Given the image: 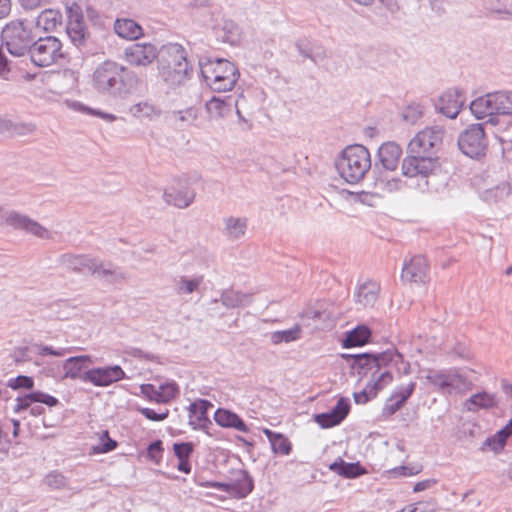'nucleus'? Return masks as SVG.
I'll list each match as a JSON object with an SVG mask.
<instances>
[{
	"mask_svg": "<svg viewBox=\"0 0 512 512\" xmlns=\"http://www.w3.org/2000/svg\"><path fill=\"white\" fill-rule=\"evenodd\" d=\"M95 264V273H92V276L102 279L109 284H116L128 279L127 272L111 262H105L96 258Z\"/></svg>",
	"mask_w": 512,
	"mask_h": 512,
	"instance_id": "412c9836",
	"label": "nucleus"
},
{
	"mask_svg": "<svg viewBox=\"0 0 512 512\" xmlns=\"http://www.w3.org/2000/svg\"><path fill=\"white\" fill-rule=\"evenodd\" d=\"M140 391L143 396H145L150 401H155L157 403H161L160 399V388H156L152 384H142L140 386Z\"/></svg>",
	"mask_w": 512,
	"mask_h": 512,
	"instance_id": "5fc2aeb1",
	"label": "nucleus"
},
{
	"mask_svg": "<svg viewBox=\"0 0 512 512\" xmlns=\"http://www.w3.org/2000/svg\"><path fill=\"white\" fill-rule=\"evenodd\" d=\"M44 483L51 489L62 490L69 488V480L61 472L54 470L49 472L45 478Z\"/></svg>",
	"mask_w": 512,
	"mask_h": 512,
	"instance_id": "37998d69",
	"label": "nucleus"
},
{
	"mask_svg": "<svg viewBox=\"0 0 512 512\" xmlns=\"http://www.w3.org/2000/svg\"><path fill=\"white\" fill-rule=\"evenodd\" d=\"M194 446L191 442L174 443L173 451L178 460L189 459Z\"/></svg>",
	"mask_w": 512,
	"mask_h": 512,
	"instance_id": "8fccbe9b",
	"label": "nucleus"
},
{
	"mask_svg": "<svg viewBox=\"0 0 512 512\" xmlns=\"http://www.w3.org/2000/svg\"><path fill=\"white\" fill-rule=\"evenodd\" d=\"M264 433L270 441L274 453L281 455H288L290 453L291 443L286 437L280 433H276L268 429H265Z\"/></svg>",
	"mask_w": 512,
	"mask_h": 512,
	"instance_id": "4c0bfd02",
	"label": "nucleus"
},
{
	"mask_svg": "<svg viewBox=\"0 0 512 512\" xmlns=\"http://www.w3.org/2000/svg\"><path fill=\"white\" fill-rule=\"evenodd\" d=\"M37 26L45 31H53L62 23V14L58 10L45 9L37 18Z\"/></svg>",
	"mask_w": 512,
	"mask_h": 512,
	"instance_id": "f704fd0d",
	"label": "nucleus"
},
{
	"mask_svg": "<svg viewBox=\"0 0 512 512\" xmlns=\"http://www.w3.org/2000/svg\"><path fill=\"white\" fill-rule=\"evenodd\" d=\"M415 386L416 384L414 382H409L407 385H401L391 396L395 397V400L397 399L398 403L404 405L414 392Z\"/></svg>",
	"mask_w": 512,
	"mask_h": 512,
	"instance_id": "09e8293b",
	"label": "nucleus"
},
{
	"mask_svg": "<svg viewBox=\"0 0 512 512\" xmlns=\"http://www.w3.org/2000/svg\"><path fill=\"white\" fill-rule=\"evenodd\" d=\"M339 175L350 184L358 183L371 168L368 149L360 144L347 146L335 163Z\"/></svg>",
	"mask_w": 512,
	"mask_h": 512,
	"instance_id": "39448f33",
	"label": "nucleus"
},
{
	"mask_svg": "<svg viewBox=\"0 0 512 512\" xmlns=\"http://www.w3.org/2000/svg\"><path fill=\"white\" fill-rule=\"evenodd\" d=\"M199 65L206 85L214 92L231 91L240 77L237 66L226 59H207Z\"/></svg>",
	"mask_w": 512,
	"mask_h": 512,
	"instance_id": "20e7f679",
	"label": "nucleus"
},
{
	"mask_svg": "<svg viewBox=\"0 0 512 512\" xmlns=\"http://www.w3.org/2000/svg\"><path fill=\"white\" fill-rule=\"evenodd\" d=\"M248 220L245 217L228 216L223 219L222 234L229 240L242 238L247 230Z\"/></svg>",
	"mask_w": 512,
	"mask_h": 512,
	"instance_id": "393cba45",
	"label": "nucleus"
},
{
	"mask_svg": "<svg viewBox=\"0 0 512 512\" xmlns=\"http://www.w3.org/2000/svg\"><path fill=\"white\" fill-rule=\"evenodd\" d=\"M494 105L497 106V114L512 115V91L494 92Z\"/></svg>",
	"mask_w": 512,
	"mask_h": 512,
	"instance_id": "a19ab883",
	"label": "nucleus"
},
{
	"mask_svg": "<svg viewBox=\"0 0 512 512\" xmlns=\"http://www.w3.org/2000/svg\"><path fill=\"white\" fill-rule=\"evenodd\" d=\"M161 403H167L174 398L178 393V388L175 383H165L159 386Z\"/></svg>",
	"mask_w": 512,
	"mask_h": 512,
	"instance_id": "603ef678",
	"label": "nucleus"
},
{
	"mask_svg": "<svg viewBox=\"0 0 512 512\" xmlns=\"http://www.w3.org/2000/svg\"><path fill=\"white\" fill-rule=\"evenodd\" d=\"M217 37L224 43L235 44L240 35L239 26L232 20H224L222 25L216 28Z\"/></svg>",
	"mask_w": 512,
	"mask_h": 512,
	"instance_id": "c9c22d12",
	"label": "nucleus"
},
{
	"mask_svg": "<svg viewBox=\"0 0 512 512\" xmlns=\"http://www.w3.org/2000/svg\"><path fill=\"white\" fill-rule=\"evenodd\" d=\"M377 155L384 169L394 171L398 167L402 149L395 142H386L379 147Z\"/></svg>",
	"mask_w": 512,
	"mask_h": 512,
	"instance_id": "5701e85b",
	"label": "nucleus"
},
{
	"mask_svg": "<svg viewBox=\"0 0 512 512\" xmlns=\"http://www.w3.org/2000/svg\"><path fill=\"white\" fill-rule=\"evenodd\" d=\"M460 151L472 159H481L488 150L485 124H471L460 133L457 141Z\"/></svg>",
	"mask_w": 512,
	"mask_h": 512,
	"instance_id": "6e6552de",
	"label": "nucleus"
},
{
	"mask_svg": "<svg viewBox=\"0 0 512 512\" xmlns=\"http://www.w3.org/2000/svg\"><path fill=\"white\" fill-rule=\"evenodd\" d=\"M220 300L226 308L234 309L248 303L249 296L239 291L227 289L222 292Z\"/></svg>",
	"mask_w": 512,
	"mask_h": 512,
	"instance_id": "58836bf2",
	"label": "nucleus"
},
{
	"mask_svg": "<svg viewBox=\"0 0 512 512\" xmlns=\"http://www.w3.org/2000/svg\"><path fill=\"white\" fill-rule=\"evenodd\" d=\"M165 202L178 208L188 207L195 198V192L187 185L171 186L163 194Z\"/></svg>",
	"mask_w": 512,
	"mask_h": 512,
	"instance_id": "6ab92c4d",
	"label": "nucleus"
},
{
	"mask_svg": "<svg viewBox=\"0 0 512 512\" xmlns=\"http://www.w3.org/2000/svg\"><path fill=\"white\" fill-rule=\"evenodd\" d=\"M419 134L423 137V140L428 142V150H437L439 152L446 133L442 126L434 125L419 131Z\"/></svg>",
	"mask_w": 512,
	"mask_h": 512,
	"instance_id": "2f4dec72",
	"label": "nucleus"
},
{
	"mask_svg": "<svg viewBox=\"0 0 512 512\" xmlns=\"http://www.w3.org/2000/svg\"><path fill=\"white\" fill-rule=\"evenodd\" d=\"M425 379L442 394L463 393L468 389L466 378L455 370H429Z\"/></svg>",
	"mask_w": 512,
	"mask_h": 512,
	"instance_id": "9d476101",
	"label": "nucleus"
},
{
	"mask_svg": "<svg viewBox=\"0 0 512 512\" xmlns=\"http://www.w3.org/2000/svg\"><path fill=\"white\" fill-rule=\"evenodd\" d=\"M208 485L227 492L239 499L245 498L252 492L254 487L252 477L245 470L236 471L233 478L227 483L212 482Z\"/></svg>",
	"mask_w": 512,
	"mask_h": 512,
	"instance_id": "dca6fc26",
	"label": "nucleus"
},
{
	"mask_svg": "<svg viewBox=\"0 0 512 512\" xmlns=\"http://www.w3.org/2000/svg\"><path fill=\"white\" fill-rule=\"evenodd\" d=\"M29 56L34 65L49 67L64 58L62 43L54 36L40 37L34 40Z\"/></svg>",
	"mask_w": 512,
	"mask_h": 512,
	"instance_id": "1a4fd4ad",
	"label": "nucleus"
},
{
	"mask_svg": "<svg viewBox=\"0 0 512 512\" xmlns=\"http://www.w3.org/2000/svg\"><path fill=\"white\" fill-rule=\"evenodd\" d=\"M485 3L493 12L512 14V0H486Z\"/></svg>",
	"mask_w": 512,
	"mask_h": 512,
	"instance_id": "49530a36",
	"label": "nucleus"
},
{
	"mask_svg": "<svg viewBox=\"0 0 512 512\" xmlns=\"http://www.w3.org/2000/svg\"><path fill=\"white\" fill-rule=\"evenodd\" d=\"M301 326L296 324L287 330L275 331L270 334V341L274 345L281 343H290L298 340L301 336Z\"/></svg>",
	"mask_w": 512,
	"mask_h": 512,
	"instance_id": "ea45409f",
	"label": "nucleus"
},
{
	"mask_svg": "<svg viewBox=\"0 0 512 512\" xmlns=\"http://www.w3.org/2000/svg\"><path fill=\"white\" fill-rule=\"evenodd\" d=\"M165 52L169 56V59L160 62L159 73L162 80L168 86L175 88L183 84L189 78L192 69L181 45L170 44L165 47Z\"/></svg>",
	"mask_w": 512,
	"mask_h": 512,
	"instance_id": "423d86ee",
	"label": "nucleus"
},
{
	"mask_svg": "<svg viewBox=\"0 0 512 512\" xmlns=\"http://www.w3.org/2000/svg\"><path fill=\"white\" fill-rule=\"evenodd\" d=\"M140 413L144 415L147 419L151 421H162L166 419L169 415V410L166 409L163 412L157 413L153 409L150 408H141L139 409Z\"/></svg>",
	"mask_w": 512,
	"mask_h": 512,
	"instance_id": "052dcab7",
	"label": "nucleus"
},
{
	"mask_svg": "<svg viewBox=\"0 0 512 512\" xmlns=\"http://www.w3.org/2000/svg\"><path fill=\"white\" fill-rule=\"evenodd\" d=\"M380 292V284L374 280L368 279L360 284L356 290V302L364 307H373Z\"/></svg>",
	"mask_w": 512,
	"mask_h": 512,
	"instance_id": "b1692460",
	"label": "nucleus"
},
{
	"mask_svg": "<svg viewBox=\"0 0 512 512\" xmlns=\"http://www.w3.org/2000/svg\"><path fill=\"white\" fill-rule=\"evenodd\" d=\"M66 33L71 42L79 49L86 46L89 33L86 29L84 17L79 7L67 8Z\"/></svg>",
	"mask_w": 512,
	"mask_h": 512,
	"instance_id": "2eb2a0df",
	"label": "nucleus"
},
{
	"mask_svg": "<svg viewBox=\"0 0 512 512\" xmlns=\"http://www.w3.org/2000/svg\"><path fill=\"white\" fill-rule=\"evenodd\" d=\"M385 8L389 16L394 17L400 11V5L397 0H378Z\"/></svg>",
	"mask_w": 512,
	"mask_h": 512,
	"instance_id": "69168bd1",
	"label": "nucleus"
},
{
	"mask_svg": "<svg viewBox=\"0 0 512 512\" xmlns=\"http://www.w3.org/2000/svg\"><path fill=\"white\" fill-rule=\"evenodd\" d=\"M350 411V402L346 398H340L336 405L330 410L339 424L346 418Z\"/></svg>",
	"mask_w": 512,
	"mask_h": 512,
	"instance_id": "a18cd8bd",
	"label": "nucleus"
},
{
	"mask_svg": "<svg viewBox=\"0 0 512 512\" xmlns=\"http://www.w3.org/2000/svg\"><path fill=\"white\" fill-rule=\"evenodd\" d=\"M437 150H428V142L419 132L410 140L407 155L402 161V174L406 177H419L418 187L424 191L428 188V176L439 165Z\"/></svg>",
	"mask_w": 512,
	"mask_h": 512,
	"instance_id": "7ed1b4c3",
	"label": "nucleus"
},
{
	"mask_svg": "<svg viewBox=\"0 0 512 512\" xmlns=\"http://www.w3.org/2000/svg\"><path fill=\"white\" fill-rule=\"evenodd\" d=\"M122 66V64L113 60H106L98 64L92 75L93 87L99 93L108 96Z\"/></svg>",
	"mask_w": 512,
	"mask_h": 512,
	"instance_id": "f8f14e48",
	"label": "nucleus"
},
{
	"mask_svg": "<svg viewBox=\"0 0 512 512\" xmlns=\"http://www.w3.org/2000/svg\"><path fill=\"white\" fill-rule=\"evenodd\" d=\"M101 443L98 446H93L94 453H107L113 451L118 443L116 440L109 437L108 431H103L100 437Z\"/></svg>",
	"mask_w": 512,
	"mask_h": 512,
	"instance_id": "de8ad7c7",
	"label": "nucleus"
},
{
	"mask_svg": "<svg viewBox=\"0 0 512 512\" xmlns=\"http://www.w3.org/2000/svg\"><path fill=\"white\" fill-rule=\"evenodd\" d=\"M371 336V331L367 326L360 325L347 333L343 340L345 348L362 346L366 344Z\"/></svg>",
	"mask_w": 512,
	"mask_h": 512,
	"instance_id": "72a5a7b5",
	"label": "nucleus"
},
{
	"mask_svg": "<svg viewBox=\"0 0 512 512\" xmlns=\"http://www.w3.org/2000/svg\"><path fill=\"white\" fill-rule=\"evenodd\" d=\"M130 114L139 120L152 121L162 115L161 108L149 101H140L129 108Z\"/></svg>",
	"mask_w": 512,
	"mask_h": 512,
	"instance_id": "c756f323",
	"label": "nucleus"
},
{
	"mask_svg": "<svg viewBox=\"0 0 512 512\" xmlns=\"http://www.w3.org/2000/svg\"><path fill=\"white\" fill-rule=\"evenodd\" d=\"M296 48L299 54L302 55L304 58H308L313 63H317L316 57L313 55L311 49L303 47V45L300 42L296 43Z\"/></svg>",
	"mask_w": 512,
	"mask_h": 512,
	"instance_id": "774afa93",
	"label": "nucleus"
},
{
	"mask_svg": "<svg viewBox=\"0 0 512 512\" xmlns=\"http://www.w3.org/2000/svg\"><path fill=\"white\" fill-rule=\"evenodd\" d=\"M315 422L319 424L322 428H331L339 424L337 419L331 414L330 411L325 413L316 414L314 416Z\"/></svg>",
	"mask_w": 512,
	"mask_h": 512,
	"instance_id": "864d4df0",
	"label": "nucleus"
},
{
	"mask_svg": "<svg viewBox=\"0 0 512 512\" xmlns=\"http://www.w3.org/2000/svg\"><path fill=\"white\" fill-rule=\"evenodd\" d=\"M15 412H20L22 410H26L31 407L33 403H36L35 392L24 395L23 397H18L16 399Z\"/></svg>",
	"mask_w": 512,
	"mask_h": 512,
	"instance_id": "6e6d98bb",
	"label": "nucleus"
},
{
	"mask_svg": "<svg viewBox=\"0 0 512 512\" xmlns=\"http://www.w3.org/2000/svg\"><path fill=\"white\" fill-rule=\"evenodd\" d=\"M172 117L176 122H180L181 126L192 125L199 117V108L190 106L183 110L173 111Z\"/></svg>",
	"mask_w": 512,
	"mask_h": 512,
	"instance_id": "79ce46f5",
	"label": "nucleus"
},
{
	"mask_svg": "<svg viewBox=\"0 0 512 512\" xmlns=\"http://www.w3.org/2000/svg\"><path fill=\"white\" fill-rule=\"evenodd\" d=\"M329 468L345 478H356L366 472L359 462L346 463L341 458L330 464Z\"/></svg>",
	"mask_w": 512,
	"mask_h": 512,
	"instance_id": "473e14b6",
	"label": "nucleus"
},
{
	"mask_svg": "<svg viewBox=\"0 0 512 512\" xmlns=\"http://www.w3.org/2000/svg\"><path fill=\"white\" fill-rule=\"evenodd\" d=\"M212 404L208 400L200 399L190 404L189 406V424L193 429H201L210 434L208 427L212 425L211 420L208 418V410Z\"/></svg>",
	"mask_w": 512,
	"mask_h": 512,
	"instance_id": "a211bd4d",
	"label": "nucleus"
},
{
	"mask_svg": "<svg viewBox=\"0 0 512 512\" xmlns=\"http://www.w3.org/2000/svg\"><path fill=\"white\" fill-rule=\"evenodd\" d=\"M400 357L395 358L394 360L389 361L385 365L382 366V371L387 370L386 367L389 365H394L397 367L399 371H402L404 374H408L410 372V364L408 362H404L402 355L396 350L393 349Z\"/></svg>",
	"mask_w": 512,
	"mask_h": 512,
	"instance_id": "bf43d9fd",
	"label": "nucleus"
},
{
	"mask_svg": "<svg viewBox=\"0 0 512 512\" xmlns=\"http://www.w3.org/2000/svg\"><path fill=\"white\" fill-rule=\"evenodd\" d=\"M232 109V97L225 98L213 96L205 103V110L209 119L218 120L226 117Z\"/></svg>",
	"mask_w": 512,
	"mask_h": 512,
	"instance_id": "a878e982",
	"label": "nucleus"
},
{
	"mask_svg": "<svg viewBox=\"0 0 512 512\" xmlns=\"http://www.w3.org/2000/svg\"><path fill=\"white\" fill-rule=\"evenodd\" d=\"M512 194V188L507 183H502L493 189L486 191V199H494L495 202L503 201Z\"/></svg>",
	"mask_w": 512,
	"mask_h": 512,
	"instance_id": "c03bdc74",
	"label": "nucleus"
},
{
	"mask_svg": "<svg viewBox=\"0 0 512 512\" xmlns=\"http://www.w3.org/2000/svg\"><path fill=\"white\" fill-rule=\"evenodd\" d=\"M428 262L424 256H415L402 269L401 277L410 282H423L428 272Z\"/></svg>",
	"mask_w": 512,
	"mask_h": 512,
	"instance_id": "4be33fe9",
	"label": "nucleus"
},
{
	"mask_svg": "<svg viewBox=\"0 0 512 512\" xmlns=\"http://www.w3.org/2000/svg\"><path fill=\"white\" fill-rule=\"evenodd\" d=\"M141 85L140 76L123 65L108 96L114 100H127L139 90Z\"/></svg>",
	"mask_w": 512,
	"mask_h": 512,
	"instance_id": "9b49d317",
	"label": "nucleus"
},
{
	"mask_svg": "<svg viewBox=\"0 0 512 512\" xmlns=\"http://www.w3.org/2000/svg\"><path fill=\"white\" fill-rule=\"evenodd\" d=\"M92 364L94 361L89 355L70 357L63 362V378L78 379L96 387H106L127 377L119 365L90 368Z\"/></svg>",
	"mask_w": 512,
	"mask_h": 512,
	"instance_id": "f03ea898",
	"label": "nucleus"
},
{
	"mask_svg": "<svg viewBox=\"0 0 512 512\" xmlns=\"http://www.w3.org/2000/svg\"><path fill=\"white\" fill-rule=\"evenodd\" d=\"M115 33L127 40H136L143 35L142 27L132 19H116L114 23Z\"/></svg>",
	"mask_w": 512,
	"mask_h": 512,
	"instance_id": "c85d7f7f",
	"label": "nucleus"
},
{
	"mask_svg": "<svg viewBox=\"0 0 512 512\" xmlns=\"http://www.w3.org/2000/svg\"><path fill=\"white\" fill-rule=\"evenodd\" d=\"M157 48L151 43H134L123 51L124 61L132 67H146L157 58Z\"/></svg>",
	"mask_w": 512,
	"mask_h": 512,
	"instance_id": "4468645a",
	"label": "nucleus"
},
{
	"mask_svg": "<svg viewBox=\"0 0 512 512\" xmlns=\"http://www.w3.org/2000/svg\"><path fill=\"white\" fill-rule=\"evenodd\" d=\"M96 258L89 255L63 254L59 257V263L68 270L81 274L95 273Z\"/></svg>",
	"mask_w": 512,
	"mask_h": 512,
	"instance_id": "f3484780",
	"label": "nucleus"
},
{
	"mask_svg": "<svg viewBox=\"0 0 512 512\" xmlns=\"http://www.w3.org/2000/svg\"><path fill=\"white\" fill-rule=\"evenodd\" d=\"M402 406L403 405L401 403H398L397 399L395 400V397L391 396L386 401V403L382 409V416L388 418V417L394 415L398 410H400L402 408Z\"/></svg>",
	"mask_w": 512,
	"mask_h": 512,
	"instance_id": "13d9d810",
	"label": "nucleus"
},
{
	"mask_svg": "<svg viewBox=\"0 0 512 512\" xmlns=\"http://www.w3.org/2000/svg\"><path fill=\"white\" fill-rule=\"evenodd\" d=\"M1 38L7 51L17 57L29 54L35 40L32 30L21 20L7 23L2 29Z\"/></svg>",
	"mask_w": 512,
	"mask_h": 512,
	"instance_id": "0eeeda50",
	"label": "nucleus"
},
{
	"mask_svg": "<svg viewBox=\"0 0 512 512\" xmlns=\"http://www.w3.org/2000/svg\"><path fill=\"white\" fill-rule=\"evenodd\" d=\"M470 110L477 119H484L489 114L497 113V106L494 105V92L473 100Z\"/></svg>",
	"mask_w": 512,
	"mask_h": 512,
	"instance_id": "cd10ccee",
	"label": "nucleus"
},
{
	"mask_svg": "<svg viewBox=\"0 0 512 512\" xmlns=\"http://www.w3.org/2000/svg\"><path fill=\"white\" fill-rule=\"evenodd\" d=\"M499 444L497 442V440L495 439L494 436L492 437H488L486 438V440L482 443V446H481V450L482 451H487V450H492L494 451L495 453H498L499 451H501L503 448L502 447H498Z\"/></svg>",
	"mask_w": 512,
	"mask_h": 512,
	"instance_id": "338daca9",
	"label": "nucleus"
},
{
	"mask_svg": "<svg viewBox=\"0 0 512 512\" xmlns=\"http://www.w3.org/2000/svg\"><path fill=\"white\" fill-rule=\"evenodd\" d=\"M35 129L36 127L32 123H13L12 131L9 133L23 136L33 133Z\"/></svg>",
	"mask_w": 512,
	"mask_h": 512,
	"instance_id": "680f3d73",
	"label": "nucleus"
},
{
	"mask_svg": "<svg viewBox=\"0 0 512 512\" xmlns=\"http://www.w3.org/2000/svg\"><path fill=\"white\" fill-rule=\"evenodd\" d=\"M203 283V276L198 275L193 278L180 276L175 281V291L178 295H188L196 292Z\"/></svg>",
	"mask_w": 512,
	"mask_h": 512,
	"instance_id": "e433bc0d",
	"label": "nucleus"
},
{
	"mask_svg": "<svg viewBox=\"0 0 512 512\" xmlns=\"http://www.w3.org/2000/svg\"><path fill=\"white\" fill-rule=\"evenodd\" d=\"M215 422L224 428H234L238 431L247 433L249 431L245 422L234 412L219 408L214 413Z\"/></svg>",
	"mask_w": 512,
	"mask_h": 512,
	"instance_id": "bb28decb",
	"label": "nucleus"
},
{
	"mask_svg": "<svg viewBox=\"0 0 512 512\" xmlns=\"http://www.w3.org/2000/svg\"><path fill=\"white\" fill-rule=\"evenodd\" d=\"M35 347L38 349V354L40 356H55L62 357L71 352V348H59L54 349L51 346L43 345V344H35Z\"/></svg>",
	"mask_w": 512,
	"mask_h": 512,
	"instance_id": "3c124183",
	"label": "nucleus"
},
{
	"mask_svg": "<svg viewBox=\"0 0 512 512\" xmlns=\"http://www.w3.org/2000/svg\"><path fill=\"white\" fill-rule=\"evenodd\" d=\"M496 405L495 396L485 391L472 395L464 402V408L470 412H477L479 409L493 408Z\"/></svg>",
	"mask_w": 512,
	"mask_h": 512,
	"instance_id": "7c9ffc66",
	"label": "nucleus"
},
{
	"mask_svg": "<svg viewBox=\"0 0 512 512\" xmlns=\"http://www.w3.org/2000/svg\"><path fill=\"white\" fill-rule=\"evenodd\" d=\"M464 103L463 91L460 89L449 90L439 98V110L448 118H456Z\"/></svg>",
	"mask_w": 512,
	"mask_h": 512,
	"instance_id": "aec40b11",
	"label": "nucleus"
},
{
	"mask_svg": "<svg viewBox=\"0 0 512 512\" xmlns=\"http://www.w3.org/2000/svg\"><path fill=\"white\" fill-rule=\"evenodd\" d=\"M163 451L162 442L156 440L148 445L147 452L151 460L158 461Z\"/></svg>",
	"mask_w": 512,
	"mask_h": 512,
	"instance_id": "e2e57ef3",
	"label": "nucleus"
},
{
	"mask_svg": "<svg viewBox=\"0 0 512 512\" xmlns=\"http://www.w3.org/2000/svg\"><path fill=\"white\" fill-rule=\"evenodd\" d=\"M4 222L14 230L24 231L40 239H50L52 237L51 232L39 222L14 210L6 214Z\"/></svg>",
	"mask_w": 512,
	"mask_h": 512,
	"instance_id": "ddd939ff",
	"label": "nucleus"
},
{
	"mask_svg": "<svg viewBox=\"0 0 512 512\" xmlns=\"http://www.w3.org/2000/svg\"><path fill=\"white\" fill-rule=\"evenodd\" d=\"M353 359L352 368L361 376H367L371 372V379L365 388L354 393L357 404H365L375 397L378 391L392 382L393 376L389 370L382 371V366L400 356L394 350H386L382 353H363L350 356Z\"/></svg>",
	"mask_w": 512,
	"mask_h": 512,
	"instance_id": "f257e3e1",
	"label": "nucleus"
},
{
	"mask_svg": "<svg viewBox=\"0 0 512 512\" xmlns=\"http://www.w3.org/2000/svg\"><path fill=\"white\" fill-rule=\"evenodd\" d=\"M35 397L36 403H43L49 407H54L59 403L57 398L41 391H35Z\"/></svg>",
	"mask_w": 512,
	"mask_h": 512,
	"instance_id": "0e129e2a",
	"label": "nucleus"
},
{
	"mask_svg": "<svg viewBox=\"0 0 512 512\" xmlns=\"http://www.w3.org/2000/svg\"><path fill=\"white\" fill-rule=\"evenodd\" d=\"M9 386L12 389H19V388H25V389H32L34 386V380L32 377L25 376V375H19L15 379H13Z\"/></svg>",
	"mask_w": 512,
	"mask_h": 512,
	"instance_id": "4d7b16f0",
	"label": "nucleus"
}]
</instances>
